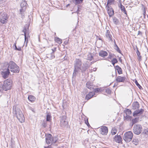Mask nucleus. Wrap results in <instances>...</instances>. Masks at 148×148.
I'll list each match as a JSON object with an SVG mask.
<instances>
[{"label": "nucleus", "mask_w": 148, "mask_h": 148, "mask_svg": "<svg viewBox=\"0 0 148 148\" xmlns=\"http://www.w3.org/2000/svg\"><path fill=\"white\" fill-rule=\"evenodd\" d=\"M82 64V62L81 60L76 58L74 61V69L73 74V78H74L76 77L77 74L80 72L83 73L85 72L88 69V64Z\"/></svg>", "instance_id": "obj_1"}, {"label": "nucleus", "mask_w": 148, "mask_h": 148, "mask_svg": "<svg viewBox=\"0 0 148 148\" xmlns=\"http://www.w3.org/2000/svg\"><path fill=\"white\" fill-rule=\"evenodd\" d=\"M13 112L20 122L22 123L24 122L25 118L24 115L17 106H14Z\"/></svg>", "instance_id": "obj_2"}, {"label": "nucleus", "mask_w": 148, "mask_h": 148, "mask_svg": "<svg viewBox=\"0 0 148 148\" xmlns=\"http://www.w3.org/2000/svg\"><path fill=\"white\" fill-rule=\"evenodd\" d=\"M8 69H10V71L14 73H18L20 71L19 66L12 61H10L8 64Z\"/></svg>", "instance_id": "obj_3"}, {"label": "nucleus", "mask_w": 148, "mask_h": 148, "mask_svg": "<svg viewBox=\"0 0 148 148\" xmlns=\"http://www.w3.org/2000/svg\"><path fill=\"white\" fill-rule=\"evenodd\" d=\"M133 137V133L131 131H129L124 134L123 138L126 142L128 143L131 141Z\"/></svg>", "instance_id": "obj_4"}, {"label": "nucleus", "mask_w": 148, "mask_h": 148, "mask_svg": "<svg viewBox=\"0 0 148 148\" xmlns=\"http://www.w3.org/2000/svg\"><path fill=\"white\" fill-rule=\"evenodd\" d=\"M12 82L10 79H8L4 81L3 84L4 87V90L7 91L11 88Z\"/></svg>", "instance_id": "obj_5"}, {"label": "nucleus", "mask_w": 148, "mask_h": 148, "mask_svg": "<svg viewBox=\"0 0 148 148\" xmlns=\"http://www.w3.org/2000/svg\"><path fill=\"white\" fill-rule=\"evenodd\" d=\"M142 130V127L141 125L139 124L134 125L133 128L134 133L137 135L140 134Z\"/></svg>", "instance_id": "obj_6"}, {"label": "nucleus", "mask_w": 148, "mask_h": 148, "mask_svg": "<svg viewBox=\"0 0 148 148\" xmlns=\"http://www.w3.org/2000/svg\"><path fill=\"white\" fill-rule=\"evenodd\" d=\"M27 5V3L25 1H23L21 3V9L20 10V12L22 18H23L24 16V12L25 11Z\"/></svg>", "instance_id": "obj_7"}, {"label": "nucleus", "mask_w": 148, "mask_h": 148, "mask_svg": "<svg viewBox=\"0 0 148 148\" xmlns=\"http://www.w3.org/2000/svg\"><path fill=\"white\" fill-rule=\"evenodd\" d=\"M7 14L4 12L0 16V21L2 23H5L7 22Z\"/></svg>", "instance_id": "obj_8"}, {"label": "nucleus", "mask_w": 148, "mask_h": 148, "mask_svg": "<svg viewBox=\"0 0 148 148\" xmlns=\"http://www.w3.org/2000/svg\"><path fill=\"white\" fill-rule=\"evenodd\" d=\"M60 125L62 127H64L68 124L66 121V117L65 116H62L60 119Z\"/></svg>", "instance_id": "obj_9"}, {"label": "nucleus", "mask_w": 148, "mask_h": 148, "mask_svg": "<svg viewBox=\"0 0 148 148\" xmlns=\"http://www.w3.org/2000/svg\"><path fill=\"white\" fill-rule=\"evenodd\" d=\"M9 71V69H4L1 73L2 77L5 79L7 78L10 73Z\"/></svg>", "instance_id": "obj_10"}, {"label": "nucleus", "mask_w": 148, "mask_h": 148, "mask_svg": "<svg viewBox=\"0 0 148 148\" xmlns=\"http://www.w3.org/2000/svg\"><path fill=\"white\" fill-rule=\"evenodd\" d=\"M105 36L107 39L109 41L113 42L114 40L112 39V37L110 31L109 30H107L105 34Z\"/></svg>", "instance_id": "obj_11"}, {"label": "nucleus", "mask_w": 148, "mask_h": 148, "mask_svg": "<svg viewBox=\"0 0 148 148\" xmlns=\"http://www.w3.org/2000/svg\"><path fill=\"white\" fill-rule=\"evenodd\" d=\"M106 8L107 9L108 13L109 15V16L110 17H111L114 14L113 9L112 8L109 7V5H108V4L106 6Z\"/></svg>", "instance_id": "obj_12"}, {"label": "nucleus", "mask_w": 148, "mask_h": 148, "mask_svg": "<svg viewBox=\"0 0 148 148\" xmlns=\"http://www.w3.org/2000/svg\"><path fill=\"white\" fill-rule=\"evenodd\" d=\"M100 132L101 134L103 135H106L108 132V128L106 127H103L100 128Z\"/></svg>", "instance_id": "obj_13"}, {"label": "nucleus", "mask_w": 148, "mask_h": 148, "mask_svg": "<svg viewBox=\"0 0 148 148\" xmlns=\"http://www.w3.org/2000/svg\"><path fill=\"white\" fill-rule=\"evenodd\" d=\"M53 138L51 134L48 135L46 138V141L47 144H49L52 143Z\"/></svg>", "instance_id": "obj_14"}, {"label": "nucleus", "mask_w": 148, "mask_h": 148, "mask_svg": "<svg viewBox=\"0 0 148 148\" xmlns=\"http://www.w3.org/2000/svg\"><path fill=\"white\" fill-rule=\"evenodd\" d=\"M144 111V110L142 109L136 110L134 111L133 113V116H137L138 114H141L143 113Z\"/></svg>", "instance_id": "obj_15"}, {"label": "nucleus", "mask_w": 148, "mask_h": 148, "mask_svg": "<svg viewBox=\"0 0 148 148\" xmlns=\"http://www.w3.org/2000/svg\"><path fill=\"white\" fill-rule=\"evenodd\" d=\"M125 79L126 78L124 77L118 76L116 78V80L118 82H124Z\"/></svg>", "instance_id": "obj_16"}, {"label": "nucleus", "mask_w": 148, "mask_h": 148, "mask_svg": "<svg viewBox=\"0 0 148 148\" xmlns=\"http://www.w3.org/2000/svg\"><path fill=\"white\" fill-rule=\"evenodd\" d=\"M114 141L118 143H120L121 142L122 138L120 135H116L114 138Z\"/></svg>", "instance_id": "obj_17"}, {"label": "nucleus", "mask_w": 148, "mask_h": 148, "mask_svg": "<svg viewBox=\"0 0 148 148\" xmlns=\"http://www.w3.org/2000/svg\"><path fill=\"white\" fill-rule=\"evenodd\" d=\"M99 54L100 56L103 57L106 56L108 55V53L106 51L103 50L100 51L99 52Z\"/></svg>", "instance_id": "obj_18"}, {"label": "nucleus", "mask_w": 148, "mask_h": 148, "mask_svg": "<svg viewBox=\"0 0 148 148\" xmlns=\"http://www.w3.org/2000/svg\"><path fill=\"white\" fill-rule=\"evenodd\" d=\"M86 86L87 88L90 90L94 89V87L93 84L90 82H88L86 84Z\"/></svg>", "instance_id": "obj_19"}, {"label": "nucleus", "mask_w": 148, "mask_h": 148, "mask_svg": "<svg viewBox=\"0 0 148 148\" xmlns=\"http://www.w3.org/2000/svg\"><path fill=\"white\" fill-rule=\"evenodd\" d=\"M95 95L94 92H90L88 95H86V99L87 100L91 99Z\"/></svg>", "instance_id": "obj_20"}, {"label": "nucleus", "mask_w": 148, "mask_h": 148, "mask_svg": "<svg viewBox=\"0 0 148 148\" xmlns=\"http://www.w3.org/2000/svg\"><path fill=\"white\" fill-rule=\"evenodd\" d=\"M139 107V104L137 101H135L132 104V108L134 110L138 109Z\"/></svg>", "instance_id": "obj_21"}, {"label": "nucleus", "mask_w": 148, "mask_h": 148, "mask_svg": "<svg viewBox=\"0 0 148 148\" xmlns=\"http://www.w3.org/2000/svg\"><path fill=\"white\" fill-rule=\"evenodd\" d=\"M26 29L25 28L23 29V32L24 33V36H25V41L24 42V45L26 44L25 47H27V43L28 42V38H27L26 36Z\"/></svg>", "instance_id": "obj_22"}, {"label": "nucleus", "mask_w": 148, "mask_h": 148, "mask_svg": "<svg viewBox=\"0 0 148 148\" xmlns=\"http://www.w3.org/2000/svg\"><path fill=\"white\" fill-rule=\"evenodd\" d=\"M116 70L117 71L118 73L119 74L122 73V70L121 68L119 66H116L115 67Z\"/></svg>", "instance_id": "obj_23"}, {"label": "nucleus", "mask_w": 148, "mask_h": 148, "mask_svg": "<svg viewBox=\"0 0 148 148\" xmlns=\"http://www.w3.org/2000/svg\"><path fill=\"white\" fill-rule=\"evenodd\" d=\"M120 8L121 11L123 12L126 14V16H127V12L124 6L122 5L121 4H120Z\"/></svg>", "instance_id": "obj_24"}, {"label": "nucleus", "mask_w": 148, "mask_h": 148, "mask_svg": "<svg viewBox=\"0 0 148 148\" xmlns=\"http://www.w3.org/2000/svg\"><path fill=\"white\" fill-rule=\"evenodd\" d=\"M132 118L131 116L128 115H124V119L125 120L127 121H130L131 120Z\"/></svg>", "instance_id": "obj_25"}, {"label": "nucleus", "mask_w": 148, "mask_h": 148, "mask_svg": "<svg viewBox=\"0 0 148 148\" xmlns=\"http://www.w3.org/2000/svg\"><path fill=\"white\" fill-rule=\"evenodd\" d=\"M28 98L29 100L31 102L34 101L36 99V98L32 95H29Z\"/></svg>", "instance_id": "obj_26"}, {"label": "nucleus", "mask_w": 148, "mask_h": 148, "mask_svg": "<svg viewBox=\"0 0 148 148\" xmlns=\"http://www.w3.org/2000/svg\"><path fill=\"white\" fill-rule=\"evenodd\" d=\"M47 57L48 58H49L50 59L54 58L55 57L54 53H53L51 52V53L47 54Z\"/></svg>", "instance_id": "obj_27"}, {"label": "nucleus", "mask_w": 148, "mask_h": 148, "mask_svg": "<svg viewBox=\"0 0 148 148\" xmlns=\"http://www.w3.org/2000/svg\"><path fill=\"white\" fill-rule=\"evenodd\" d=\"M55 41L57 43L59 44H61L62 43V40L58 37H56L55 38Z\"/></svg>", "instance_id": "obj_28"}, {"label": "nucleus", "mask_w": 148, "mask_h": 148, "mask_svg": "<svg viewBox=\"0 0 148 148\" xmlns=\"http://www.w3.org/2000/svg\"><path fill=\"white\" fill-rule=\"evenodd\" d=\"M117 131V130L116 128H112L111 132L112 135H114L116 133Z\"/></svg>", "instance_id": "obj_29"}, {"label": "nucleus", "mask_w": 148, "mask_h": 148, "mask_svg": "<svg viewBox=\"0 0 148 148\" xmlns=\"http://www.w3.org/2000/svg\"><path fill=\"white\" fill-rule=\"evenodd\" d=\"M133 143L136 145H138L139 143V140L138 139L135 138L133 139L132 141Z\"/></svg>", "instance_id": "obj_30"}, {"label": "nucleus", "mask_w": 148, "mask_h": 148, "mask_svg": "<svg viewBox=\"0 0 148 148\" xmlns=\"http://www.w3.org/2000/svg\"><path fill=\"white\" fill-rule=\"evenodd\" d=\"M113 22L116 25L118 24L119 23V20L115 17H114L113 18Z\"/></svg>", "instance_id": "obj_31"}, {"label": "nucleus", "mask_w": 148, "mask_h": 148, "mask_svg": "<svg viewBox=\"0 0 148 148\" xmlns=\"http://www.w3.org/2000/svg\"><path fill=\"white\" fill-rule=\"evenodd\" d=\"M74 2L76 4H79L82 3L83 0H74Z\"/></svg>", "instance_id": "obj_32"}, {"label": "nucleus", "mask_w": 148, "mask_h": 148, "mask_svg": "<svg viewBox=\"0 0 148 148\" xmlns=\"http://www.w3.org/2000/svg\"><path fill=\"white\" fill-rule=\"evenodd\" d=\"M114 44L115 45V46L116 47V48H115V49L119 53H121V51L120 50L119 48L118 47L117 45H116V44L115 41L114 39Z\"/></svg>", "instance_id": "obj_33"}, {"label": "nucleus", "mask_w": 148, "mask_h": 148, "mask_svg": "<svg viewBox=\"0 0 148 148\" xmlns=\"http://www.w3.org/2000/svg\"><path fill=\"white\" fill-rule=\"evenodd\" d=\"M138 119L137 118H135L132 120V126H133L134 124L137 123L138 121Z\"/></svg>", "instance_id": "obj_34"}, {"label": "nucleus", "mask_w": 148, "mask_h": 148, "mask_svg": "<svg viewBox=\"0 0 148 148\" xmlns=\"http://www.w3.org/2000/svg\"><path fill=\"white\" fill-rule=\"evenodd\" d=\"M51 116L49 114H48L47 115L46 121H49L51 120Z\"/></svg>", "instance_id": "obj_35"}, {"label": "nucleus", "mask_w": 148, "mask_h": 148, "mask_svg": "<svg viewBox=\"0 0 148 148\" xmlns=\"http://www.w3.org/2000/svg\"><path fill=\"white\" fill-rule=\"evenodd\" d=\"M4 90V88L3 85L0 84V92H3V91Z\"/></svg>", "instance_id": "obj_36"}, {"label": "nucleus", "mask_w": 148, "mask_h": 148, "mask_svg": "<svg viewBox=\"0 0 148 148\" xmlns=\"http://www.w3.org/2000/svg\"><path fill=\"white\" fill-rule=\"evenodd\" d=\"M112 63L113 65L114 66V64L117 62L118 61L117 59L115 58H114L112 60Z\"/></svg>", "instance_id": "obj_37"}, {"label": "nucleus", "mask_w": 148, "mask_h": 148, "mask_svg": "<svg viewBox=\"0 0 148 148\" xmlns=\"http://www.w3.org/2000/svg\"><path fill=\"white\" fill-rule=\"evenodd\" d=\"M135 83L136 86L138 87V88L140 89H142V87L140 86V85L138 83L137 81V80H135Z\"/></svg>", "instance_id": "obj_38"}, {"label": "nucleus", "mask_w": 148, "mask_h": 148, "mask_svg": "<svg viewBox=\"0 0 148 148\" xmlns=\"http://www.w3.org/2000/svg\"><path fill=\"white\" fill-rule=\"evenodd\" d=\"M131 114V111L130 110H129L128 109H127L126 111L125 112V114L126 115H129Z\"/></svg>", "instance_id": "obj_39"}, {"label": "nucleus", "mask_w": 148, "mask_h": 148, "mask_svg": "<svg viewBox=\"0 0 148 148\" xmlns=\"http://www.w3.org/2000/svg\"><path fill=\"white\" fill-rule=\"evenodd\" d=\"M99 92H101V90L100 88H96L94 89V91L93 92L96 93H98Z\"/></svg>", "instance_id": "obj_40"}, {"label": "nucleus", "mask_w": 148, "mask_h": 148, "mask_svg": "<svg viewBox=\"0 0 148 148\" xmlns=\"http://www.w3.org/2000/svg\"><path fill=\"white\" fill-rule=\"evenodd\" d=\"M143 133L146 134L147 135H148V129L147 128L145 129L144 130Z\"/></svg>", "instance_id": "obj_41"}, {"label": "nucleus", "mask_w": 148, "mask_h": 148, "mask_svg": "<svg viewBox=\"0 0 148 148\" xmlns=\"http://www.w3.org/2000/svg\"><path fill=\"white\" fill-rule=\"evenodd\" d=\"M114 0H108L107 1V4L108 5L109 4L112 3L114 2Z\"/></svg>", "instance_id": "obj_42"}, {"label": "nucleus", "mask_w": 148, "mask_h": 148, "mask_svg": "<svg viewBox=\"0 0 148 148\" xmlns=\"http://www.w3.org/2000/svg\"><path fill=\"white\" fill-rule=\"evenodd\" d=\"M106 92L108 94H110L111 92V90L108 88L106 89Z\"/></svg>", "instance_id": "obj_43"}, {"label": "nucleus", "mask_w": 148, "mask_h": 148, "mask_svg": "<svg viewBox=\"0 0 148 148\" xmlns=\"http://www.w3.org/2000/svg\"><path fill=\"white\" fill-rule=\"evenodd\" d=\"M85 123L88 126L89 125H90L88 123V119H87L86 120H85Z\"/></svg>", "instance_id": "obj_44"}, {"label": "nucleus", "mask_w": 148, "mask_h": 148, "mask_svg": "<svg viewBox=\"0 0 148 148\" xmlns=\"http://www.w3.org/2000/svg\"><path fill=\"white\" fill-rule=\"evenodd\" d=\"M57 140L56 139V138H53L52 139V143H55L56 142Z\"/></svg>", "instance_id": "obj_45"}, {"label": "nucleus", "mask_w": 148, "mask_h": 148, "mask_svg": "<svg viewBox=\"0 0 148 148\" xmlns=\"http://www.w3.org/2000/svg\"><path fill=\"white\" fill-rule=\"evenodd\" d=\"M42 125L44 127H45L46 126V123L45 121L44 122Z\"/></svg>", "instance_id": "obj_46"}, {"label": "nucleus", "mask_w": 148, "mask_h": 148, "mask_svg": "<svg viewBox=\"0 0 148 148\" xmlns=\"http://www.w3.org/2000/svg\"><path fill=\"white\" fill-rule=\"evenodd\" d=\"M138 60L139 61H140L141 60V56H138Z\"/></svg>", "instance_id": "obj_47"}, {"label": "nucleus", "mask_w": 148, "mask_h": 148, "mask_svg": "<svg viewBox=\"0 0 148 148\" xmlns=\"http://www.w3.org/2000/svg\"><path fill=\"white\" fill-rule=\"evenodd\" d=\"M16 42L15 43H14V46H15V49L16 50H17V48L16 47Z\"/></svg>", "instance_id": "obj_48"}, {"label": "nucleus", "mask_w": 148, "mask_h": 148, "mask_svg": "<svg viewBox=\"0 0 148 148\" xmlns=\"http://www.w3.org/2000/svg\"><path fill=\"white\" fill-rule=\"evenodd\" d=\"M113 54H110L109 55V58H111L113 57Z\"/></svg>", "instance_id": "obj_49"}, {"label": "nucleus", "mask_w": 148, "mask_h": 148, "mask_svg": "<svg viewBox=\"0 0 148 148\" xmlns=\"http://www.w3.org/2000/svg\"><path fill=\"white\" fill-rule=\"evenodd\" d=\"M21 47H18V48H17V51H21Z\"/></svg>", "instance_id": "obj_50"}, {"label": "nucleus", "mask_w": 148, "mask_h": 148, "mask_svg": "<svg viewBox=\"0 0 148 148\" xmlns=\"http://www.w3.org/2000/svg\"><path fill=\"white\" fill-rule=\"evenodd\" d=\"M52 53H54V52H55L56 51V48H54V49H52Z\"/></svg>", "instance_id": "obj_51"}, {"label": "nucleus", "mask_w": 148, "mask_h": 148, "mask_svg": "<svg viewBox=\"0 0 148 148\" xmlns=\"http://www.w3.org/2000/svg\"><path fill=\"white\" fill-rule=\"evenodd\" d=\"M11 142L12 143V145H14V141H13L11 140Z\"/></svg>", "instance_id": "obj_52"}, {"label": "nucleus", "mask_w": 148, "mask_h": 148, "mask_svg": "<svg viewBox=\"0 0 148 148\" xmlns=\"http://www.w3.org/2000/svg\"><path fill=\"white\" fill-rule=\"evenodd\" d=\"M136 54H137V56H140V52L139 53H136Z\"/></svg>", "instance_id": "obj_53"}, {"label": "nucleus", "mask_w": 148, "mask_h": 148, "mask_svg": "<svg viewBox=\"0 0 148 148\" xmlns=\"http://www.w3.org/2000/svg\"><path fill=\"white\" fill-rule=\"evenodd\" d=\"M137 51L136 52V53H139V51L138 50V48L137 47Z\"/></svg>", "instance_id": "obj_54"}, {"label": "nucleus", "mask_w": 148, "mask_h": 148, "mask_svg": "<svg viewBox=\"0 0 148 148\" xmlns=\"http://www.w3.org/2000/svg\"><path fill=\"white\" fill-rule=\"evenodd\" d=\"M141 34V32L140 31H138V35H139L140 34Z\"/></svg>", "instance_id": "obj_55"}, {"label": "nucleus", "mask_w": 148, "mask_h": 148, "mask_svg": "<svg viewBox=\"0 0 148 148\" xmlns=\"http://www.w3.org/2000/svg\"><path fill=\"white\" fill-rule=\"evenodd\" d=\"M47 148H52L51 146H49Z\"/></svg>", "instance_id": "obj_56"}, {"label": "nucleus", "mask_w": 148, "mask_h": 148, "mask_svg": "<svg viewBox=\"0 0 148 148\" xmlns=\"http://www.w3.org/2000/svg\"><path fill=\"white\" fill-rule=\"evenodd\" d=\"M144 14L145 15V10H144Z\"/></svg>", "instance_id": "obj_57"}, {"label": "nucleus", "mask_w": 148, "mask_h": 148, "mask_svg": "<svg viewBox=\"0 0 148 148\" xmlns=\"http://www.w3.org/2000/svg\"><path fill=\"white\" fill-rule=\"evenodd\" d=\"M69 4H67V5H66V7H68V6H69Z\"/></svg>", "instance_id": "obj_58"}, {"label": "nucleus", "mask_w": 148, "mask_h": 148, "mask_svg": "<svg viewBox=\"0 0 148 148\" xmlns=\"http://www.w3.org/2000/svg\"><path fill=\"white\" fill-rule=\"evenodd\" d=\"M92 58V56H91V58H90V60H91V59Z\"/></svg>", "instance_id": "obj_59"}, {"label": "nucleus", "mask_w": 148, "mask_h": 148, "mask_svg": "<svg viewBox=\"0 0 148 148\" xmlns=\"http://www.w3.org/2000/svg\"><path fill=\"white\" fill-rule=\"evenodd\" d=\"M99 40H101V39L100 38H99Z\"/></svg>", "instance_id": "obj_60"}]
</instances>
